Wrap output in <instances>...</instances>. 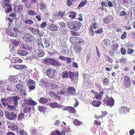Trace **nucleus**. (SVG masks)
<instances>
[{"label": "nucleus", "instance_id": "1", "mask_svg": "<svg viewBox=\"0 0 135 135\" xmlns=\"http://www.w3.org/2000/svg\"><path fill=\"white\" fill-rule=\"evenodd\" d=\"M104 104L107 106L112 107L114 105V100L112 97H110L108 95H106V98L103 100Z\"/></svg>", "mask_w": 135, "mask_h": 135}, {"label": "nucleus", "instance_id": "2", "mask_svg": "<svg viewBox=\"0 0 135 135\" xmlns=\"http://www.w3.org/2000/svg\"><path fill=\"white\" fill-rule=\"evenodd\" d=\"M46 76H48L49 78L53 79L55 77L56 74V70L51 68H47L46 71Z\"/></svg>", "mask_w": 135, "mask_h": 135}, {"label": "nucleus", "instance_id": "3", "mask_svg": "<svg viewBox=\"0 0 135 135\" xmlns=\"http://www.w3.org/2000/svg\"><path fill=\"white\" fill-rule=\"evenodd\" d=\"M1 4L2 5V7L5 9L4 11L6 13H8L12 11V5L11 4L2 2Z\"/></svg>", "mask_w": 135, "mask_h": 135}, {"label": "nucleus", "instance_id": "4", "mask_svg": "<svg viewBox=\"0 0 135 135\" xmlns=\"http://www.w3.org/2000/svg\"><path fill=\"white\" fill-rule=\"evenodd\" d=\"M5 115L7 119L11 121L15 120L17 118V114L13 112H9L6 111Z\"/></svg>", "mask_w": 135, "mask_h": 135}, {"label": "nucleus", "instance_id": "5", "mask_svg": "<svg viewBox=\"0 0 135 135\" xmlns=\"http://www.w3.org/2000/svg\"><path fill=\"white\" fill-rule=\"evenodd\" d=\"M49 62V64L56 67H60L62 65V64L60 62L55 60L53 59L50 58L47 59Z\"/></svg>", "mask_w": 135, "mask_h": 135}, {"label": "nucleus", "instance_id": "6", "mask_svg": "<svg viewBox=\"0 0 135 135\" xmlns=\"http://www.w3.org/2000/svg\"><path fill=\"white\" fill-rule=\"evenodd\" d=\"M68 78L70 79L72 81H76L78 79V73L69 71Z\"/></svg>", "mask_w": 135, "mask_h": 135}, {"label": "nucleus", "instance_id": "7", "mask_svg": "<svg viewBox=\"0 0 135 135\" xmlns=\"http://www.w3.org/2000/svg\"><path fill=\"white\" fill-rule=\"evenodd\" d=\"M66 92L68 94L71 95L76 96V90L75 88L73 86H69L66 89Z\"/></svg>", "mask_w": 135, "mask_h": 135}, {"label": "nucleus", "instance_id": "8", "mask_svg": "<svg viewBox=\"0 0 135 135\" xmlns=\"http://www.w3.org/2000/svg\"><path fill=\"white\" fill-rule=\"evenodd\" d=\"M81 26V23L79 21H75L74 22V23L72 24V27H70V25H69V28L73 29L74 31H78L80 29Z\"/></svg>", "mask_w": 135, "mask_h": 135}, {"label": "nucleus", "instance_id": "9", "mask_svg": "<svg viewBox=\"0 0 135 135\" xmlns=\"http://www.w3.org/2000/svg\"><path fill=\"white\" fill-rule=\"evenodd\" d=\"M34 37L31 34L29 33H26L23 36V40L29 42H31L33 41Z\"/></svg>", "mask_w": 135, "mask_h": 135}, {"label": "nucleus", "instance_id": "10", "mask_svg": "<svg viewBox=\"0 0 135 135\" xmlns=\"http://www.w3.org/2000/svg\"><path fill=\"white\" fill-rule=\"evenodd\" d=\"M23 103L22 104H24L26 105H30L32 106L36 105L37 103L36 102L30 99H25L23 100Z\"/></svg>", "mask_w": 135, "mask_h": 135}, {"label": "nucleus", "instance_id": "11", "mask_svg": "<svg viewBox=\"0 0 135 135\" xmlns=\"http://www.w3.org/2000/svg\"><path fill=\"white\" fill-rule=\"evenodd\" d=\"M61 84L58 83H54L50 84V89L53 90H59L61 87Z\"/></svg>", "mask_w": 135, "mask_h": 135}, {"label": "nucleus", "instance_id": "12", "mask_svg": "<svg viewBox=\"0 0 135 135\" xmlns=\"http://www.w3.org/2000/svg\"><path fill=\"white\" fill-rule=\"evenodd\" d=\"M123 84L126 88L129 87L131 85V81L130 78L129 76H125L124 78V82Z\"/></svg>", "mask_w": 135, "mask_h": 135}, {"label": "nucleus", "instance_id": "13", "mask_svg": "<svg viewBox=\"0 0 135 135\" xmlns=\"http://www.w3.org/2000/svg\"><path fill=\"white\" fill-rule=\"evenodd\" d=\"M11 100H12V97H8L7 98H4L1 99L2 105L5 107H6L7 106V105H8V104L9 103Z\"/></svg>", "mask_w": 135, "mask_h": 135}, {"label": "nucleus", "instance_id": "14", "mask_svg": "<svg viewBox=\"0 0 135 135\" xmlns=\"http://www.w3.org/2000/svg\"><path fill=\"white\" fill-rule=\"evenodd\" d=\"M65 14V11H59L54 14V16L57 18L61 19L64 17Z\"/></svg>", "mask_w": 135, "mask_h": 135}, {"label": "nucleus", "instance_id": "15", "mask_svg": "<svg viewBox=\"0 0 135 135\" xmlns=\"http://www.w3.org/2000/svg\"><path fill=\"white\" fill-rule=\"evenodd\" d=\"M81 38L79 37L78 36L70 37L69 39V41L71 44H74L81 40H82Z\"/></svg>", "mask_w": 135, "mask_h": 135}, {"label": "nucleus", "instance_id": "16", "mask_svg": "<svg viewBox=\"0 0 135 135\" xmlns=\"http://www.w3.org/2000/svg\"><path fill=\"white\" fill-rule=\"evenodd\" d=\"M37 8L40 10H43L46 8V5L44 3L40 2L37 4Z\"/></svg>", "mask_w": 135, "mask_h": 135}, {"label": "nucleus", "instance_id": "17", "mask_svg": "<svg viewBox=\"0 0 135 135\" xmlns=\"http://www.w3.org/2000/svg\"><path fill=\"white\" fill-rule=\"evenodd\" d=\"M22 108L25 113H27L28 112H29L31 110L30 107L23 104H22Z\"/></svg>", "mask_w": 135, "mask_h": 135}, {"label": "nucleus", "instance_id": "18", "mask_svg": "<svg viewBox=\"0 0 135 135\" xmlns=\"http://www.w3.org/2000/svg\"><path fill=\"white\" fill-rule=\"evenodd\" d=\"M110 44L111 41L109 39H105L102 42V45L104 47H105L108 46Z\"/></svg>", "mask_w": 135, "mask_h": 135}, {"label": "nucleus", "instance_id": "19", "mask_svg": "<svg viewBox=\"0 0 135 135\" xmlns=\"http://www.w3.org/2000/svg\"><path fill=\"white\" fill-rule=\"evenodd\" d=\"M104 93L103 91H102L100 92V93H98L97 92H96L95 93V98L96 99L98 100H101L102 99V97L103 96V95Z\"/></svg>", "mask_w": 135, "mask_h": 135}, {"label": "nucleus", "instance_id": "20", "mask_svg": "<svg viewBox=\"0 0 135 135\" xmlns=\"http://www.w3.org/2000/svg\"><path fill=\"white\" fill-rule=\"evenodd\" d=\"M71 44L74 46L76 45V46H83L85 44V41L83 39L78 41L75 43Z\"/></svg>", "mask_w": 135, "mask_h": 135}, {"label": "nucleus", "instance_id": "21", "mask_svg": "<svg viewBox=\"0 0 135 135\" xmlns=\"http://www.w3.org/2000/svg\"><path fill=\"white\" fill-rule=\"evenodd\" d=\"M64 110H68L69 113H75L76 112L75 110L74 107H67L64 108Z\"/></svg>", "mask_w": 135, "mask_h": 135}, {"label": "nucleus", "instance_id": "22", "mask_svg": "<svg viewBox=\"0 0 135 135\" xmlns=\"http://www.w3.org/2000/svg\"><path fill=\"white\" fill-rule=\"evenodd\" d=\"M29 30L32 33L35 35H37L38 33H39V30L34 27L29 28Z\"/></svg>", "mask_w": 135, "mask_h": 135}, {"label": "nucleus", "instance_id": "23", "mask_svg": "<svg viewBox=\"0 0 135 135\" xmlns=\"http://www.w3.org/2000/svg\"><path fill=\"white\" fill-rule=\"evenodd\" d=\"M112 20V18L111 17L109 16H107L104 18V23L107 24L111 22Z\"/></svg>", "mask_w": 135, "mask_h": 135}, {"label": "nucleus", "instance_id": "24", "mask_svg": "<svg viewBox=\"0 0 135 135\" xmlns=\"http://www.w3.org/2000/svg\"><path fill=\"white\" fill-rule=\"evenodd\" d=\"M49 94H50V95L51 96L50 97H54V98L56 99L59 100L61 98L57 94H55L53 92L50 91L49 92Z\"/></svg>", "mask_w": 135, "mask_h": 135}, {"label": "nucleus", "instance_id": "25", "mask_svg": "<svg viewBox=\"0 0 135 135\" xmlns=\"http://www.w3.org/2000/svg\"><path fill=\"white\" fill-rule=\"evenodd\" d=\"M18 54L22 56H26L28 54V52L24 50H20L18 51Z\"/></svg>", "mask_w": 135, "mask_h": 135}, {"label": "nucleus", "instance_id": "26", "mask_svg": "<svg viewBox=\"0 0 135 135\" xmlns=\"http://www.w3.org/2000/svg\"><path fill=\"white\" fill-rule=\"evenodd\" d=\"M20 99V97L18 95H16L12 98V100H13V103L14 105H17L18 104V100Z\"/></svg>", "mask_w": 135, "mask_h": 135}, {"label": "nucleus", "instance_id": "27", "mask_svg": "<svg viewBox=\"0 0 135 135\" xmlns=\"http://www.w3.org/2000/svg\"><path fill=\"white\" fill-rule=\"evenodd\" d=\"M9 128L13 131H16L18 129V127L16 125L12 123L9 126Z\"/></svg>", "mask_w": 135, "mask_h": 135}, {"label": "nucleus", "instance_id": "28", "mask_svg": "<svg viewBox=\"0 0 135 135\" xmlns=\"http://www.w3.org/2000/svg\"><path fill=\"white\" fill-rule=\"evenodd\" d=\"M43 41H44V44L45 47L47 48L49 47L50 45V42L48 40V38H43Z\"/></svg>", "mask_w": 135, "mask_h": 135}, {"label": "nucleus", "instance_id": "29", "mask_svg": "<svg viewBox=\"0 0 135 135\" xmlns=\"http://www.w3.org/2000/svg\"><path fill=\"white\" fill-rule=\"evenodd\" d=\"M49 30L53 31H57L58 30V27L56 25L52 24L50 25V26L49 27Z\"/></svg>", "mask_w": 135, "mask_h": 135}, {"label": "nucleus", "instance_id": "30", "mask_svg": "<svg viewBox=\"0 0 135 135\" xmlns=\"http://www.w3.org/2000/svg\"><path fill=\"white\" fill-rule=\"evenodd\" d=\"M39 101L41 103L46 104L48 102V100L44 97H41L39 99Z\"/></svg>", "mask_w": 135, "mask_h": 135}, {"label": "nucleus", "instance_id": "31", "mask_svg": "<svg viewBox=\"0 0 135 135\" xmlns=\"http://www.w3.org/2000/svg\"><path fill=\"white\" fill-rule=\"evenodd\" d=\"M44 55V51L41 50H38L36 56H37L42 57H43Z\"/></svg>", "mask_w": 135, "mask_h": 135}, {"label": "nucleus", "instance_id": "32", "mask_svg": "<svg viewBox=\"0 0 135 135\" xmlns=\"http://www.w3.org/2000/svg\"><path fill=\"white\" fill-rule=\"evenodd\" d=\"M76 15V13L74 11H70L69 13V17L73 19L75 18Z\"/></svg>", "mask_w": 135, "mask_h": 135}, {"label": "nucleus", "instance_id": "33", "mask_svg": "<svg viewBox=\"0 0 135 135\" xmlns=\"http://www.w3.org/2000/svg\"><path fill=\"white\" fill-rule=\"evenodd\" d=\"M92 104L94 107H98L101 104V102L99 100H94L92 102Z\"/></svg>", "mask_w": 135, "mask_h": 135}, {"label": "nucleus", "instance_id": "34", "mask_svg": "<svg viewBox=\"0 0 135 135\" xmlns=\"http://www.w3.org/2000/svg\"><path fill=\"white\" fill-rule=\"evenodd\" d=\"M42 38H39L37 39V46H38V47H42L43 48H44L45 47L44 46H43V44L42 43Z\"/></svg>", "mask_w": 135, "mask_h": 135}, {"label": "nucleus", "instance_id": "35", "mask_svg": "<svg viewBox=\"0 0 135 135\" xmlns=\"http://www.w3.org/2000/svg\"><path fill=\"white\" fill-rule=\"evenodd\" d=\"M21 47L23 49L28 50H30L31 49V48L28 46V44L22 43Z\"/></svg>", "mask_w": 135, "mask_h": 135}, {"label": "nucleus", "instance_id": "36", "mask_svg": "<svg viewBox=\"0 0 135 135\" xmlns=\"http://www.w3.org/2000/svg\"><path fill=\"white\" fill-rule=\"evenodd\" d=\"M69 75V71L67 72L66 71H63L62 73L61 76L62 78L63 79L65 78H68Z\"/></svg>", "mask_w": 135, "mask_h": 135}, {"label": "nucleus", "instance_id": "37", "mask_svg": "<svg viewBox=\"0 0 135 135\" xmlns=\"http://www.w3.org/2000/svg\"><path fill=\"white\" fill-rule=\"evenodd\" d=\"M15 8L17 9V12L20 13L23 9V6L21 5H18L16 6Z\"/></svg>", "mask_w": 135, "mask_h": 135}, {"label": "nucleus", "instance_id": "38", "mask_svg": "<svg viewBox=\"0 0 135 135\" xmlns=\"http://www.w3.org/2000/svg\"><path fill=\"white\" fill-rule=\"evenodd\" d=\"M83 46H75V51L76 52V53H78L80 52L82 50V47Z\"/></svg>", "mask_w": 135, "mask_h": 135}, {"label": "nucleus", "instance_id": "39", "mask_svg": "<svg viewBox=\"0 0 135 135\" xmlns=\"http://www.w3.org/2000/svg\"><path fill=\"white\" fill-rule=\"evenodd\" d=\"M26 85L27 86L34 85H35V82L33 80L30 79L27 81Z\"/></svg>", "mask_w": 135, "mask_h": 135}, {"label": "nucleus", "instance_id": "40", "mask_svg": "<svg viewBox=\"0 0 135 135\" xmlns=\"http://www.w3.org/2000/svg\"><path fill=\"white\" fill-rule=\"evenodd\" d=\"M74 124L75 126H78L83 124V123L82 122L78 120V119H75L74 120Z\"/></svg>", "mask_w": 135, "mask_h": 135}, {"label": "nucleus", "instance_id": "41", "mask_svg": "<svg viewBox=\"0 0 135 135\" xmlns=\"http://www.w3.org/2000/svg\"><path fill=\"white\" fill-rule=\"evenodd\" d=\"M13 63H22V60L21 59H19L18 57H14L13 59Z\"/></svg>", "mask_w": 135, "mask_h": 135}, {"label": "nucleus", "instance_id": "42", "mask_svg": "<svg viewBox=\"0 0 135 135\" xmlns=\"http://www.w3.org/2000/svg\"><path fill=\"white\" fill-rule=\"evenodd\" d=\"M87 2V1L86 0H84L81 2V3L79 4V5L78 6V8L79 9H80L82 7H83L86 4Z\"/></svg>", "mask_w": 135, "mask_h": 135}, {"label": "nucleus", "instance_id": "43", "mask_svg": "<svg viewBox=\"0 0 135 135\" xmlns=\"http://www.w3.org/2000/svg\"><path fill=\"white\" fill-rule=\"evenodd\" d=\"M49 105L51 108H59V104L56 102H54L50 103Z\"/></svg>", "mask_w": 135, "mask_h": 135}, {"label": "nucleus", "instance_id": "44", "mask_svg": "<svg viewBox=\"0 0 135 135\" xmlns=\"http://www.w3.org/2000/svg\"><path fill=\"white\" fill-rule=\"evenodd\" d=\"M16 88H17V89L18 90H26L24 89L23 85L20 83L17 84V85H16Z\"/></svg>", "mask_w": 135, "mask_h": 135}, {"label": "nucleus", "instance_id": "45", "mask_svg": "<svg viewBox=\"0 0 135 135\" xmlns=\"http://www.w3.org/2000/svg\"><path fill=\"white\" fill-rule=\"evenodd\" d=\"M7 34V35H9L11 37H16V36L14 34V33L12 32V31L11 30H8L6 31Z\"/></svg>", "mask_w": 135, "mask_h": 135}, {"label": "nucleus", "instance_id": "46", "mask_svg": "<svg viewBox=\"0 0 135 135\" xmlns=\"http://www.w3.org/2000/svg\"><path fill=\"white\" fill-rule=\"evenodd\" d=\"M37 13L34 10L30 9L28 11V15L30 16H35Z\"/></svg>", "mask_w": 135, "mask_h": 135}, {"label": "nucleus", "instance_id": "47", "mask_svg": "<svg viewBox=\"0 0 135 135\" xmlns=\"http://www.w3.org/2000/svg\"><path fill=\"white\" fill-rule=\"evenodd\" d=\"M98 24L96 22H94L90 26V29H93V28L96 29L98 28Z\"/></svg>", "mask_w": 135, "mask_h": 135}, {"label": "nucleus", "instance_id": "48", "mask_svg": "<svg viewBox=\"0 0 135 135\" xmlns=\"http://www.w3.org/2000/svg\"><path fill=\"white\" fill-rule=\"evenodd\" d=\"M120 110L121 113H124L128 112V108L124 107H121L120 108Z\"/></svg>", "mask_w": 135, "mask_h": 135}, {"label": "nucleus", "instance_id": "49", "mask_svg": "<svg viewBox=\"0 0 135 135\" xmlns=\"http://www.w3.org/2000/svg\"><path fill=\"white\" fill-rule=\"evenodd\" d=\"M119 45H118V44L117 43L115 42L111 46V48L113 50H115L117 49Z\"/></svg>", "mask_w": 135, "mask_h": 135}, {"label": "nucleus", "instance_id": "50", "mask_svg": "<svg viewBox=\"0 0 135 135\" xmlns=\"http://www.w3.org/2000/svg\"><path fill=\"white\" fill-rule=\"evenodd\" d=\"M8 80L11 81L12 83H14L16 82V79L15 78L14 76H11L9 77L8 79Z\"/></svg>", "mask_w": 135, "mask_h": 135}, {"label": "nucleus", "instance_id": "51", "mask_svg": "<svg viewBox=\"0 0 135 135\" xmlns=\"http://www.w3.org/2000/svg\"><path fill=\"white\" fill-rule=\"evenodd\" d=\"M46 108L43 106H39L38 107V109L40 112H44L46 110Z\"/></svg>", "mask_w": 135, "mask_h": 135}, {"label": "nucleus", "instance_id": "52", "mask_svg": "<svg viewBox=\"0 0 135 135\" xmlns=\"http://www.w3.org/2000/svg\"><path fill=\"white\" fill-rule=\"evenodd\" d=\"M24 23L28 25H32L33 23V21L30 19H27L24 21Z\"/></svg>", "mask_w": 135, "mask_h": 135}, {"label": "nucleus", "instance_id": "53", "mask_svg": "<svg viewBox=\"0 0 135 135\" xmlns=\"http://www.w3.org/2000/svg\"><path fill=\"white\" fill-rule=\"evenodd\" d=\"M24 118V114L23 113L21 112L18 115L17 117V120H21Z\"/></svg>", "mask_w": 135, "mask_h": 135}, {"label": "nucleus", "instance_id": "54", "mask_svg": "<svg viewBox=\"0 0 135 135\" xmlns=\"http://www.w3.org/2000/svg\"><path fill=\"white\" fill-rule=\"evenodd\" d=\"M32 3L30 1H29L25 4V6L27 8H30L32 7Z\"/></svg>", "mask_w": 135, "mask_h": 135}, {"label": "nucleus", "instance_id": "55", "mask_svg": "<svg viewBox=\"0 0 135 135\" xmlns=\"http://www.w3.org/2000/svg\"><path fill=\"white\" fill-rule=\"evenodd\" d=\"M58 24H59V25L60 26L61 28H64L66 27V25L65 23L61 21L59 22Z\"/></svg>", "mask_w": 135, "mask_h": 135}, {"label": "nucleus", "instance_id": "56", "mask_svg": "<svg viewBox=\"0 0 135 135\" xmlns=\"http://www.w3.org/2000/svg\"><path fill=\"white\" fill-rule=\"evenodd\" d=\"M20 91V93L24 97H26L27 96V94L26 93V90H19Z\"/></svg>", "mask_w": 135, "mask_h": 135}, {"label": "nucleus", "instance_id": "57", "mask_svg": "<svg viewBox=\"0 0 135 135\" xmlns=\"http://www.w3.org/2000/svg\"><path fill=\"white\" fill-rule=\"evenodd\" d=\"M103 32V28H100L97 30L95 31V32L96 34H100L102 33Z\"/></svg>", "mask_w": 135, "mask_h": 135}, {"label": "nucleus", "instance_id": "58", "mask_svg": "<svg viewBox=\"0 0 135 135\" xmlns=\"http://www.w3.org/2000/svg\"><path fill=\"white\" fill-rule=\"evenodd\" d=\"M7 108H8V110L9 111H12L13 110V109L16 108L15 105H14V106H12L10 105H7Z\"/></svg>", "mask_w": 135, "mask_h": 135}, {"label": "nucleus", "instance_id": "59", "mask_svg": "<svg viewBox=\"0 0 135 135\" xmlns=\"http://www.w3.org/2000/svg\"><path fill=\"white\" fill-rule=\"evenodd\" d=\"M103 83L104 84V85H107L109 84V80H108V79L106 78H104Z\"/></svg>", "mask_w": 135, "mask_h": 135}, {"label": "nucleus", "instance_id": "60", "mask_svg": "<svg viewBox=\"0 0 135 135\" xmlns=\"http://www.w3.org/2000/svg\"><path fill=\"white\" fill-rule=\"evenodd\" d=\"M20 134V135H29L27 134V132L24 131V130L21 129L19 131Z\"/></svg>", "mask_w": 135, "mask_h": 135}, {"label": "nucleus", "instance_id": "61", "mask_svg": "<svg viewBox=\"0 0 135 135\" xmlns=\"http://www.w3.org/2000/svg\"><path fill=\"white\" fill-rule=\"evenodd\" d=\"M120 51H121V54L123 55H125L126 54V50L123 47H122L120 49Z\"/></svg>", "mask_w": 135, "mask_h": 135}, {"label": "nucleus", "instance_id": "62", "mask_svg": "<svg viewBox=\"0 0 135 135\" xmlns=\"http://www.w3.org/2000/svg\"><path fill=\"white\" fill-rule=\"evenodd\" d=\"M120 2L121 4H128L129 0H120Z\"/></svg>", "mask_w": 135, "mask_h": 135}, {"label": "nucleus", "instance_id": "63", "mask_svg": "<svg viewBox=\"0 0 135 135\" xmlns=\"http://www.w3.org/2000/svg\"><path fill=\"white\" fill-rule=\"evenodd\" d=\"M134 51V50L133 49L128 48L127 49V53L128 54H131L133 53Z\"/></svg>", "mask_w": 135, "mask_h": 135}, {"label": "nucleus", "instance_id": "64", "mask_svg": "<svg viewBox=\"0 0 135 135\" xmlns=\"http://www.w3.org/2000/svg\"><path fill=\"white\" fill-rule=\"evenodd\" d=\"M127 35V34H126V31L123 32L122 34L121 35V39H124L126 38Z\"/></svg>", "mask_w": 135, "mask_h": 135}]
</instances>
